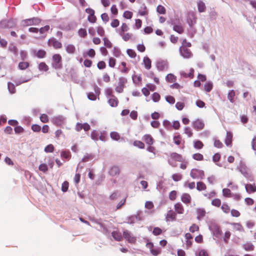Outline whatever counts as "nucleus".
Wrapping results in <instances>:
<instances>
[{"instance_id": "f704fd0d", "label": "nucleus", "mask_w": 256, "mask_h": 256, "mask_svg": "<svg viewBox=\"0 0 256 256\" xmlns=\"http://www.w3.org/2000/svg\"><path fill=\"white\" fill-rule=\"evenodd\" d=\"M196 189L198 191L204 190L206 189V186L203 182H198L196 184Z\"/></svg>"}, {"instance_id": "4be33fe9", "label": "nucleus", "mask_w": 256, "mask_h": 256, "mask_svg": "<svg viewBox=\"0 0 256 256\" xmlns=\"http://www.w3.org/2000/svg\"><path fill=\"white\" fill-rule=\"evenodd\" d=\"M180 75L185 78H192L194 76V70L192 68H191L190 70L189 73L188 74L184 71H182L180 72Z\"/></svg>"}, {"instance_id": "49530a36", "label": "nucleus", "mask_w": 256, "mask_h": 256, "mask_svg": "<svg viewBox=\"0 0 256 256\" xmlns=\"http://www.w3.org/2000/svg\"><path fill=\"white\" fill-rule=\"evenodd\" d=\"M156 12L160 14H164L166 13V9L162 5H158L156 8Z\"/></svg>"}, {"instance_id": "dca6fc26", "label": "nucleus", "mask_w": 256, "mask_h": 256, "mask_svg": "<svg viewBox=\"0 0 256 256\" xmlns=\"http://www.w3.org/2000/svg\"><path fill=\"white\" fill-rule=\"evenodd\" d=\"M232 134L230 132H227L224 142L228 146H231L232 141Z\"/></svg>"}, {"instance_id": "412c9836", "label": "nucleus", "mask_w": 256, "mask_h": 256, "mask_svg": "<svg viewBox=\"0 0 256 256\" xmlns=\"http://www.w3.org/2000/svg\"><path fill=\"white\" fill-rule=\"evenodd\" d=\"M196 213L197 214V219L200 220L205 216L206 212L204 209L199 208L196 210Z\"/></svg>"}, {"instance_id": "58836bf2", "label": "nucleus", "mask_w": 256, "mask_h": 256, "mask_svg": "<svg viewBox=\"0 0 256 256\" xmlns=\"http://www.w3.org/2000/svg\"><path fill=\"white\" fill-rule=\"evenodd\" d=\"M46 52L44 50H38L36 54V56L40 58H44L46 56Z\"/></svg>"}, {"instance_id": "72a5a7b5", "label": "nucleus", "mask_w": 256, "mask_h": 256, "mask_svg": "<svg viewBox=\"0 0 256 256\" xmlns=\"http://www.w3.org/2000/svg\"><path fill=\"white\" fill-rule=\"evenodd\" d=\"M173 30L178 33L181 34L184 31V29L181 24H175L173 26Z\"/></svg>"}, {"instance_id": "0eeeda50", "label": "nucleus", "mask_w": 256, "mask_h": 256, "mask_svg": "<svg viewBox=\"0 0 256 256\" xmlns=\"http://www.w3.org/2000/svg\"><path fill=\"white\" fill-rule=\"evenodd\" d=\"M48 44L52 46L55 49H60L62 48V44L54 38H52L48 40Z\"/></svg>"}, {"instance_id": "cd10ccee", "label": "nucleus", "mask_w": 256, "mask_h": 256, "mask_svg": "<svg viewBox=\"0 0 256 256\" xmlns=\"http://www.w3.org/2000/svg\"><path fill=\"white\" fill-rule=\"evenodd\" d=\"M112 235L114 238L117 241H121L122 240V234L119 232L114 231L113 232H112Z\"/></svg>"}, {"instance_id": "e433bc0d", "label": "nucleus", "mask_w": 256, "mask_h": 256, "mask_svg": "<svg viewBox=\"0 0 256 256\" xmlns=\"http://www.w3.org/2000/svg\"><path fill=\"white\" fill-rule=\"evenodd\" d=\"M174 143L176 145H180L182 141V136L180 135L174 136L173 138Z\"/></svg>"}, {"instance_id": "ddd939ff", "label": "nucleus", "mask_w": 256, "mask_h": 256, "mask_svg": "<svg viewBox=\"0 0 256 256\" xmlns=\"http://www.w3.org/2000/svg\"><path fill=\"white\" fill-rule=\"evenodd\" d=\"M176 212L172 210H170L166 214V222L174 221L176 220Z\"/></svg>"}, {"instance_id": "b1692460", "label": "nucleus", "mask_w": 256, "mask_h": 256, "mask_svg": "<svg viewBox=\"0 0 256 256\" xmlns=\"http://www.w3.org/2000/svg\"><path fill=\"white\" fill-rule=\"evenodd\" d=\"M236 96V92L233 90H230L228 94V98L231 103L234 102Z\"/></svg>"}, {"instance_id": "a18cd8bd", "label": "nucleus", "mask_w": 256, "mask_h": 256, "mask_svg": "<svg viewBox=\"0 0 256 256\" xmlns=\"http://www.w3.org/2000/svg\"><path fill=\"white\" fill-rule=\"evenodd\" d=\"M192 158L198 161H202L204 160V156L200 153H196L192 155Z\"/></svg>"}, {"instance_id": "9b49d317", "label": "nucleus", "mask_w": 256, "mask_h": 256, "mask_svg": "<svg viewBox=\"0 0 256 256\" xmlns=\"http://www.w3.org/2000/svg\"><path fill=\"white\" fill-rule=\"evenodd\" d=\"M180 51L181 55L184 58H188L192 56L190 50L187 48H184V46H180Z\"/></svg>"}, {"instance_id": "a211bd4d", "label": "nucleus", "mask_w": 256, "mask_h": 256, "mask_svg": "<svg viewBox=\"0 0 256 256\" xmlns=\"http://www.w3.org/2000/svg\"><path fill=\"white\" fill-rule=\"evenodd\" d=\"M143 140L148 146H152L154 142V139L150 134H146L143 136Z\"/></svg>"}, {"instance_id": "bf43d9fd", "label": "nucleus", "mask_w": 256, "mask_h": 256, "mask_svg": "<svg viewBox=\"0 0 256 256\" xmlns=\"http://www.w3.org/2000/svg\"><path fill=\"white\" fill-rule=\"evenodd\" d=\"M126 53L132 58H135L136 56V54L135 51L132 49H128Z\"/></svg>"}, {"instance_id": "9d476101", "label": "nucleus", "mask_w": 256, "mask_h": 256, "mask_svg": "<svg viewBox=\"0 0 256 256\" xmlns=\"http://www.w3.org/2000/svg\"><path fill=\"white\" fill-rule=\"evenodd\" d=\"M192 126L196 130H200L204 128V124L202 120L197 119L192 122Z\"/></svg>"}, {"instance_id": "a19ab883", "label": "nucleus", "mask_w": 256, "mask_h": 256, "mask_svg": "<svg viewBox=\"0 0 256 256\" xmlns=\"http://www.w3.org/2000/svg\"><path fill=\"white\" fill-rule=\"evenodd\" d=\"M104 44L105 47L108 48H111L112 47V44L111 42L106 37L103 38Z\"/></svg>"}, {"instance_id": "09e8293b", "label": "nucleus", "mask_w": 256, "mask_h": 256, "mask_svg": "<svg viewBox=\"0 0 256 256\" xmlns=\"http://www.w3.org/2000/svg\"><path fill=\"white\" fill-rule=\"evenodd\" d=\"M121 65L122 66L120 69V72L122 73L126 74L128 72L129 69L126 67V64L124 62H121Z\"/></svg>"}, {"instance_id": "774afa93", "label": "nucleus", "mask_w": 256, "mask_h": 256, "mask_svg": "<svg viewBox=\"0 0 256 256\" xmlns=\"http://www.w3.org/2000/svg\"><path fill=\"white\" fill-rule=\"evenodd\" d=\"M214 146L217 148H220L223 146V144L219 140L214 138Z\"/></svg>"}, {"instance_id": "aec40b11", "label": "nucleus", "mask_w": 256, "mask_h": 256, "mask_svg": "<svg viewBox=\"0 0 256 256\" xmlns=\"http://www.w3.org/2000/svg\"><path fill=\"white\" fill-rule=\"evenodd\" d=\"M108 102L112 107H116L119 102L118 98L116 96L108 98Z\"/></svg>"}, {"instance_id": "4d7b16f0", "label": "nucleus", "mask_w": 256, "mask_h": 256, "mask_svg": "<svg viewBox=\"0 0 256 256\" xmlns=\"http://www.w3.org/2000/svg\"><path fill=\"white\" fill-rule=\"evenodd\" d=\"M99 134L96 130H93L90 134L91 138L94 140H98Z\"/></svg>"}, {"instance_id": "4c0bfd02", "label": "nucleus", "mask_w": 256, "mask_h": 256, "mask_svg": "<svg viewBox=\"0 0 256 256\" xmlns=\"http://www.w3.org/2000/svg\"><path fill=\"white\" fill-rule=\"evenodd\" d=\"M166 80L169 82H174L176 80V78L173 74H169L166 76Z\"/></svg>"}, {"instance_id": "4468645a", "label": "nucleus", "mask_w": 256, "mask_h": 256, "mask_svg": "<svg viewBox=\"0 0 256 256\" xmlns=\"http://www.w3.org/2000/svg\"><path fill=\"white\" fill-rule=\"evenodd\" d=\"M95 94L93 92H89L88 94V98L89 100H95L96 99V96H98L100 94V89L98 86L94 87Z\"/></svg>"}, {"instance_id": "393cba45", "label": "nucleus", "mask_w": 256, "mask_h": 256, "mask_svg": "<svg viewBox=\"0 0 256 256\" xmlns=\"http://www.w3.org/2000/svg\"><path fill=\"white\" fill-rule=\"evenodd\" d=\"M245 188L246 191L249 194L256 192V186L254 184H246L245 185Z\"/></svg>"}, {"instance_id": "ea45409f", "label": "nucleus", "mask_w": 256, "mask_h": 256, "mask_svg": "<svg viewBox=\"0 0 256 256\" xmlns=\"http://www.w3.org/2000/svg\"><path fill=\"white\" fill-rule=\"evenodd\" d=\"M8 50L10 52H12L14 55H15V56L18 55V48H16V46H14V44H10L9 46Z\"/></svg>"}, {"instance_id": "f257e3e1", "label": "nucleus", "mask_w": 256, "mask_h": 256, "mask_svg": "<svg viewBox=\"0 0 256 256\" xmlns=\"http://www.w3.org/2000/svg\"><path fill=\"white\" fill-rule=\"evenodd\" d=\"M184 161V158L180 154L176 152H170L168 156V162L172 167L177 166V162Z\"/></svg>"}, {"instance_id": "603ef678", "label": "nucleus", "mask_w": 256, "mask_h": 256, "mask_svg": "<svg viewBox=\"0 0 256 256\" xmlns=\"http://www.w3.org/2000/svg\"><path fill=\"white\" fill-rule=\"evenodd\" d=\"M212 204L216 207H220L221 205V200L219 198H214L212 200Z\"/></svg>"}, {"instance_id": "0e129e2a", "label": "nucleus", "mask_w": 256, "mask_h": 256, "mask_svg": "<svg viewBox=\"0 0 256 256\" xmlns=\"http://www.w3.org/2000/svg\"><path fill=\"white\" fill-rule=\"evenodd\" d=\"M177 192L176 190H172L169 194V198L171 200H174L176 199Z\"/></svg>"}, {"instance_id": "13d9d810", "label": "nucleus", "mask_w": 256, "mask_h": 256, "mask_svg": "<svg viewBox=\"0 0 256 256\" xmlns=\"http://www.w3.org/2000/svg\"><path fill=\"white\" fill-rule=\"evenodd\" d=\"M182 176L180 174H174L172 175V180L175 182H178L182 179Z\"/></svg>"}, {"instance_id": "c756f323", "label": "nucleus", "mask_w": 256, "mask_h": 256, "mask_svg": "<svg viewBox=\"0 0 256 256\" xmlns=\"http://www.w3.org/2000/svg\"><path fill=\"white\" fill-rule=\"evenodd\" d=\"M231 224L233 226V228L234 230L239 232H242L244 230V228L242 225L240 223H232Z\"/></svg>"}, {"instance_id": "37998d69", "label": "nucleus", "mask_w": 256, "mask_h": 256, "mask_svg": "<svg viewBox=\"0 0 256 256\" xmlns=\"http://www.w3.org/2000/svg\"><path fill=\"white\" fill-rule=\"evenodd\" d=\"M78 35L82 38H84L87 36V32L85 28H81L79 29L78 32Z\"/></svg>"}, {"instance_id": "c85d7f7f", "label": "nucleus", "mask_w": 256, "mask_h": 256, "mask_svg": "<svg viewBox=\"0 0 256 256\" xmlns=\"http://www.w3.org/2000/svg\"><path fill=\"white\" fill-rule=\"evenodd\" d=\"M242 248L246 251H252L254 250V246L251 242H246L242 245Z\"/></svg>"}, {"instance_id": "423d86ee", "label": "nucleus", "mask_w": 256, "mask_h": 256, "mask_svg": "<svg viewBox=\"0 0 256 256\" xmlns=\"http://www.w3.org/2000/svg\"><path fill=\"white\" fill-rule=\"evenodd\" d=\"M40 20L38 18H32L22 20L21 22L22 26L26 27L30 26L36 25L40 24Z\"/></svg>"}, {"instance_id": "bb28decb", "label": "nucleus", "mask_w": 256, "mask_h": 256, "mask_svg": "<svg viewBox=\"0 0 256 256\" xmlns=\"http://www.w3.org/2000/svg\"><path fill=\"white\" fill-rule=\"evenodd\" d=\"M66 50L70 54H74L76 52V48L72 44H68L66 46Z\"/></svg>"}, {"instance_id": "69168bd1", "label": "nucleus", "mask_w": 256, "mask_h": 256, "mask_svg": "<svg viewBox=\"0 0 256 256\" xmlns=\"http://www.w3.org/2000/svg\"><path fill=\"white\" fill-rule=\"evenodd\" d=\"M132 12L126 10L124 12L123 16L126 19H130L132 17Z\"/></svg>"}, {"instance_id": "5fc2aeb1", "label": "nucleus", "mask_w": 256, "mask_h": 256, "mask_svg": "<svg viewBox=\"0 0 256 256\" xmlns=\"http://www.w3.org/2000/svg\"><path fill=\"white\" fill-rule=\"evenodd\" d=\"M8 90L11 94H14L16 92V88L12 82H8Z\"/></svg>"}, {"instance_id": "c9c22d12", "label": "nucleus", "mask_w": 256, "mask_h": 256, "mask_svg": "<svg viewBox=\"0 0 256 256\" xmlns=\"http://www.w3.org/2000/svg\"><path fill=\"white\" fill-rule=\"evenodd\" d=\"M221 210L225 214H228L230 212V206L228 204L224 202L221 206Z\"/></svg>"}, {"instance_id": "39448f33", "label": "nucleus", "mask_w": 256, "mask_h": 256, "mask_svg": "<svg viewBox=\"0 0 256 256\" xmlns=\"http://www.w3.org/2000/svg\"><path fill=\"white\" fill-rule=\"evenodd\" d=\"M190 176L194 179H203L204 177V172L202 170L193 168L190 171Z\"/></svg>"}, {"instance_id": "20e7f679", "label": "nucleus", "mask_w": 256, "mask_h": 256, "mask_svg": "<svg viewBox=\"0 0 256 256\" xmlns=\"http://www.w3.org/2000/svg\"><path fill=\"white\" fill-rule=\"evenodd\" d=\"M127 80L124 77H120L118 78V82L115 86V90L118 93H122L126 87Z\"/></svg>"}, {"instance_id": "1a4fd4ad", "label": "nucleus", "mask_w": 256, "mask_h": 256, "mask_svg": "<svg viewBox=\"0 0 256 256\" xmlns=\"http://www.w3.org/2000/svg\"><path fill=\"white\" fill-rule=\"evenodd\" d=\"M156 67L159 70H166L168 68V62L166 60H160L156 62Z\"/></svg>"}, {"instance_id": "a878e982", "label": "nucleus", "mask_w": 256, "mask_h": 256, "mask_svg": "<svg viewBox=\"0 0 256 256\" xmlns=\"http://www.w3.org/2000/svg\"><path fill=\"white\" fill-rule=\"evenodd\" d=\"M143 62L146 69L150 70L151 68L152 62L148 57L144 56L143 59Z\"/></svg>"}, {"instance_id": "6e6d98bb", "label": "nucleus", "mask_w": 256, "mask_h": 256, "mask_svg": "<svg viewBox=\"0 0 256 256\" xmlns=\"http://www.w3.org/2000/svg\"><path fill=\"white\" fill-rule=\"evenodd\" d=\"M116 64V60L110 57L108 59V66L110 68H114Z\"/></svg>"}, {"instance_id": "f3484780", "label": "nucleus", "mask_w": 256, "mask_h": 256, "mask_svg": "<svg viewBox=\"0 0 256 256\" xmlns=\"http://www.w3.org/2000/svg\"><path fill=\"white\" fill-rule=\"evenodd\" d=\"M181 200L186 204H190L191 202L192 198L188 193H184L181 196Z\"/></svg>"}, {"instance_id": "c03bdc74", "label": "nucleus", "mask_w": 256, "mask_h": 256, "mask_svg": "<svg viewBox=\"0 0 256 256\" xmlns=\"http://www.w3.org/2000/svg\"><path fill=\"white\" fill-rule=\"evenodd\" d=\"M223 196L226 198L232 197V194L229 188H224L222 190Z\"/></svg>"}, {"instance_id": "3c124183", "label": "nucleus", "mask_w": 256, "mask_h": 256, "mask_svg": "<svg viewBox=\"0 0 256 256\" xmlns=\"http://www.w3.org/2000/svg\"><path fill=\"white\" fill-rule=\"evenodd\" d=\"M110 138L115 140H118L120 138V136L118 133L116 132H112L110 134Z\"/></svg>"}, {"instance_id": "8fccbe9b", "label": "nucleus", "mask_w": 256, "mask_h": 256, "mask_svg": "<svg viewBox=\"0 0 256 256\" xmlns=\"http://www.w3.org/2000/svg\"><path fill=\"white\" fill-rule=\"evenodd\" d=\"M50 28V27L48 25L45 26L44 27L41 28H40L38 29V32L42 34H46V32H47Z\"/></svg>"}, {"instance_id": "e2e57ef3", "label": "nucleus", "mask_w": 256, "mask_h": 256, "mask_svg": "<svg viewBox=\"0 0 256 256\" xmlns=\"http://www.w3.org/2000/svg\"><path fill=\"white\" fill-rule=\"evenodd\" d=\"M105 93L108 98L115 96L113 94V91L111 88H108L105 90Z\"/></svg>"}, {"instance_id": "338daca9", "label": "nucleus", "mask_w": 256, "mask_h": 256, "mask_svg": "<svg viewBox=\"0 0 256 256\" xmlns=\"http://www.w3.org/2000/svg\"><path fill=\"white\" fill-rule=\"evenodd\" d=\"M69 184L67 181H64L62 185V190L63 192H66L68 188Z\"/></svg>"}, {"instance_id": "f03ea898", "label": "nucleus", "mask_w": 256, "mask_h": 256, "mask_svg": "<svg viewBox=\"0 0 256 256\" xmlns=\"http://www.w3.org/2000/svg\"><path fill=\"white\" fill-rule=\"evenodd\" d=\"M128 30L129 28L128 24L126 23H122L118 30V34L126 42L130 40L132 36V34L126 32Z\"/></svg>"}, {"instance_id": "6ab92c4d", "label": "nucleus", "mask_w": 256, "mask_h": 256, "mask_svg": "<svg viewBox=\"0 0 256 256\" xmlns=\"http://www.w3.org/2000/svg\"><path fill=\"white\" fill-rule=\"evenodd\" d=\"M175 212L178 214H182L184 212V208L180 202L176 203L174 206Z\"/></svg>"}, {"instance_id": "864d4df0", "label": "nucleus", "mask_w": 256, "mask_h": 256, "mask_svg": "<svg viewBox=\"0 0 256 256\" xmlns=\"http://www.w3.org/2000/svg\"><path fill=\"white\" fill-rule=\"evenodd\" d=\"M152 98L154 102H158L160 99V96L158 92H154L152 95Z\"/></svg>"}, {"instance_id": "680f3d73", "label": "nucleus", "mask_w": 256, "mask_h": 256, "mask_svg": "<svg viewBox=\"0 0 256 256\" xmlns=\"http://www.w3.org/2000/svg\"><path fill=\"white\" fill-rule=\"evenodd\" d=\"M40 120L44 123H46L48 122L49 118L46 114H42L40 116Z\"/></svg>"}, {"instance_id": "473e14b6", "label": "nucleus", "mask_w": 256, "mask_h": 256, "mask_svg": "<svg viewBox=\"0 0 256 256\" xmlns=\"http://www.w3.org/2000/svg\"><path fill=\"white\" fill-rule=\"evenodd\" d=\"M30 66V64L28 62H22L18 64V67L21 70H25Z\"/></svg>"}, {"instance_id": "7c9ffc66", "label": "nucleus", "mask_w": 256, "mask_h": 256, "mask_svg": "<svg viewBox=\"0 0 256 256\" xmlns=\"http://www.w3.org/2000/svg\"><path fill=\"white\" fill-rule=\"evenodd\" d=\"M198 10L200 12H204L206 8L204 3L201 0L198 2Z\"/></svg>"}, {"instance_id": "de8ad7c7", "label": "nucleus", "mask_w": 256, "mask_h": 256, "mask_svg": "<svg viewBox=\"0 0 256 256\" xmlns=\"http://www.w3.org/2000/svg\"><path fill=\"white\" fill-rule=\"evenodd\" d=\"M194 146L196 149H202L204 146V144L200 140H197L194 142Z\"/></svg>"}, {"instance_id": "2f4dec72", "label": "nucleus", "mask_w": 256, "mask_h": 256, "mask_svg": "<svg viewBox=\"0 0 256 256\" xmlns=\"http://www.w3.org/2000/svg\"><path fill=\"white\" fill-rule=\"evenodd\" d=\"M38 68L40 71L46 72L48 70V66L44 62H41L38 66Z\"/></svg>"}, {"instance_id": "6e6552de", "label": "nucleus", "mask_w": 256, "mask_h": 256, "mask_svg": "<svg viewBox=\"0 0 256 256\" xmlns=\"http://www.w3.org/2000/svg\"><path fill=\"white\" fill-rule=\"evenodd\" d=\"M86 12L88 14V20L91 23H95L96 21V17L94 15V10L90 8H88L86 10Z\"/></svg>"}, {"instance_id": "7ed1b4c3", "label": "nucleus", "mask_w": 256, "mask_h": 256, "mask_svg": "<svg viewBox=\"0 0 256 256\" xmlns=\"http://www.w3.org/2000/svg\"><path fill=\"white\" fill-rule=\"evenodd\" d=\"M52 67L56 70L60 69L62 67V57L59 54H54L52 56Z\"/></svg>"}, {"instance_id": "5701e85b", "label": "nucleus", "mask_w": 256, "mask_h": 256, "mask_svg": "<svg viewBox=\"0 0 256 256\" xmlns=\"http://www.w3.org/2000/svg\"><path fill=\"white\" fill-rule=\"evenodd\" d=\"M120 172V169L118 166H112L110 171L109 174L110 176H114L119 174Z\"/></svg>"}, {"instance_id": "052dcab7", "label": "nucleus", "mask_w": 256, "mask_h": 256, "mask_svg": "<svg viewBox=\"0 0 256 256\" xmlns=\"http://www.w3.org/2000/svg\"><path fill=\"white\" fill-rule=\"evenodd\" d=\"M166 100L169 104H172L175 102V98L172 96H167L165 98Z\"/></svg>"}, {"instance_id": "2eb2a0df", "label": "nucleus", "mask_w": 256, "mask_h": 256, "mask_svg": "<svg viewBox=\"0 0 256 256\" xmlns=\"http://www.w3.org/2000/svg\"><path fill=\"white\" fill-rule=\"evenodd\" d=\"M123 236L129 242L134 243L136 241L135 238L131 236L130 233L128 230H125L123 232Z\"/></svg>"}, {"instance_id": "f8f14e48", "label": "nucleus", "mask_w": 256, "mask_h": 256, "mask_svg": "<svg viewBox=\"0 0 256 256\" xmlns=\"http://www.w3.org/2000/svg\"><path fill=\"white\" fill-rule=\"evenodd\" d=\"M52 122L56 126H60L64 122V118L62 116H58L52 118Z\"/></svg>"}, {"instance_id": "79ce46f5", "label": "nucleus", "mask_w": 256, "mask_h": 256, "mask_svg": "<svg viewBox=\"0 0 256 256\" xmlns=\"http://www.w3.org/2000/svg\"><path fill=\"white\" fill-rule=\"evenodd\" d=\"M133 145L141 149H144L145 146L144 143L140 140L134 141L133 142Z\"/></svg>"}]
</instances>
